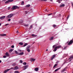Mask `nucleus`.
<instances>
[{"mask_svg": "<svg viewBox=\"0 0 73 73\" xmlns=\"http://www.w3.org/2000/svg\"><path fill=\"white\" fill-rule=\"evenodd\" d=\"M61 48V46L59 45L56 46L55 48V49L54 50V52H56L57 50V49H58L59 48Z\"/></svg>", "mask_w": 73, "mask_h": 73, "instance_id": "f257e3e1", "label": "nucleus"}, {"mask_svg": "<svg viewBox=\"0 0 73 73\" xmlns=\"http://www.w3.org/2000/svg\"><path fill=\"white\" fill-rule=\"evenodd\" d=\"M14 16H15V14L12 13V14H10V15H8L7 16V17L8 18H9V19H10Z\"/></svg>", "mask_w": 73, "mask_h": 73, "instance_id": "f03ea898", "label": "nucleus"}, {"mask_svg": "<svg viewBox=\"0 0 73 73\" xmlns=\"http://www.w3.org/2000/svg\"><path fill=\"white\" fill-rule=\"evenodd\" d=\"M18 8V7L17 6H13L11 8L12 10H14V9H16Z\"/></svg>", "mask_w": 73, "mask_h": 73, "instance_id": "7ed1b4c3", "label": "nucleus"}, {"mask_svg": "<svg viewBox=\"0 0 73 73\" xmlns=\"http://www.w3.org/2000/svg\"><path fill=\"white\" fill-rule=\"evenodd\" d=\"M72 58H73V56H72L71 57H70V58H69L68 60V62H66V63H68V62H71V61H72L71 59Z\"/></svg>", "mask_w": 73, "mask_h": 73, "instance_id": "20e7f679", "label": "nucleus"}, {"mask_svg": "<svg viewBox=\"0 0 73 73\" xmlns=\"http://www.w3.org/2000/svg\"><path fill=\"white\" fill-rule=\"evenodd\" d=\"M13 68H10V69H7L4 71V73H7V72H8V71H9V70H10V69H13Z\"/></svg>", "mask_w": 73, "mask_h": 73, "instance_id": "39448f33", "label": "nucleus"}, {"mask_svg": "<svg viewBox=\"0 0 73 73\" xmlns=\"http://www.w3.org/2000/svg\"><path fill=\"white\" fill-rule=\"evenodd\" d=\"M29 65H26V66H24V69L25 70V69H27V68H28V67L29 66Z\"/></svg>", "mask_w": 73, "mask_h": 73, "instance_id": "423d86ee", "label": "nucleus"}, {"mask_svg": "<svg viewBox=\"0 0 73 73\" xmlns=\"http://www.w3.org/2000/svg\"><path fill=\"white\" fill-rule=\"evenodd\" d=\"M73 43V40H71L69 42V43L68 44V45H71V44H72V43Z\"/></svg>", "mask_w": 73, "mask_h": 73, "instance_id": "0eeeda50", "label": "nucleus"}, {"mask_svg": "<svg viewBox=\"0 0 73 73\" xmlns=\"http://www.w3.org/2000/svg\"><path fill=\"white\" fill-rule=\"evenodd\" d=\"M19 69V67L17 66H16L14 68V70H17V69Z\"/></svg>", "mask_w": 73, "mask_h": 73, "instance_id": "6e6552de", "label": "nucleus"}, {"mask_svg": "<svg viewBox=\"0 0 73 73\" xmlns=\"http://www.w3.org/2000/svg\"><path fill=\"white\" fill-rule=\"evenodd\" d=\"M5 17V16H3L0 17V19H1L2 20H3V19H4Z\"/></svg>", "mask_w": 73, "mask_h": 73, "instance_id": "1a4fd4ad", "label": "nucleus"}, {"mask_svg": "<svg viewBox=\"0 0 73 73\" xmlns=\"http://www.w3.org/2000/svg\"><path fill=\"white\" fill-rule=\"evenodd\" d=\"M5 55L6 56H7V57H9V54H8V53L7 52L5 53Z\"/></svg>", "mask_w": 73, "mask_h": 73, "instance_id": "9d476101", "label": "nucleus"}, {"mask_svg": "<svg viewBox=\"0 0 73 73\" xmlns=\"http://www.w3.org/2000/svg\"><path fill=\"white\" fill-rule=\"evenodd\" d=\"M56 56V55H54L51 58V60H53L54 57Z\"/></svg>", "mask_w": 73, "mask_h": 73, "instance_id": "9b49d317", "label": "nucleus"}, {"mask_svg": "<svg viewBox=\"0 0 73 73\" xmlns=\"http://www.w3.org/2000/svg\"><path fill=\"white\" fill-rule=\"evenodd\" d=\"M31 35L32 36H33V37H36L37 36V35H35V34H32Z\"/></svg>", "mask_w": 73, "mask_h": 73, "instance_id": "f8f14e48", "label": "nucleus"}, {"mask_svg": "<svg viewBox=\"0 0 73 73\" xmlns=\"http://www.w3.org/2000/svg\"><path fill=\"white\" fill-rule=\"evenodd\" d=\"M0 36H6V34H0Z\"/></svg>", "mask_w": 73, "mask_h": 73, "instance_id": "ddd939ff", "label": "nucleus"}, {"mask_svg": "<svg viewBox=\"0 0 73 73\" xmlns=\"http://www.w3.org/2000/svg\"><path fill=\"white\" fill-rule=\"evenodd\" d=\"M38 68H36L35 69V71H38Z\"/></svg>", "mask_w": 73, "mask_h": 73, "instance_id": "4468645a", "label": "nucleus"}, {"mask_svg": "<svg viewBox=\"0 0 73 73\" xmlns=\"http://www.w3.org/2000/svg\"><path fill=\"white\" fill-rule=\"evenodd\" d=\"M28 44L27 43H25V44H24V45L23 46V47H24V46H27V45H28Z\"/></svg>", "mask_w": 73, "mask_h": 73, "instance_id": "2eb2a0df", "label": "nucleus"}, {"mask_svg": "<svg viewBox=\"0 0 73 73\" xmlns=\"http://www.w3.org/2000/svg\"><path fill=\"white\" fill-rule=\"evenodd\" d=\"M23 54H24V52H21L19 54V55H23Z\"/></svg>", "mask_w": 73, "mask_h": 73, "instance_id": "dca6fc26", "label": "nucleus"}, {"mask_svg": "<svg viewBox=\"0 0 73 73\" xmlns=\"http://www.w3.org/2000/svg\"><path fill=\"white\" fill-rule=\"evenodd\" d=\"M23 23V20H21L19 22V23L20 24H21Z\"/></svg>", "mask_w": 73, "mask_h": 73, "instance_id": "f3484780", "label": "nucleus"}, {"mask_svg": "<svg viewBox=\"0 0 73 73\" xmlns=\"http://www.w3.org/2000/svg\"><path fill=\"white\" fill-rule=\"evenodd\" d=\"M60 68H58L57 69H56V70H55V72H56V71H58V70H59V69H60Z\"/></svg>", "mask_w": 73, "mask_h": 73, "instance_id": "a211bd4d", "label": "nucleus"}, {"mask_svg": "<svg viewBox=\"0 0 73 73\" xmlns=\"http://www.w3.org/2000/svg\"><path fill=\"white\" fill-rule=\"evenodd\" d=\"M9 3V0L7 1H6L5 3V4H7V3Z\"/></svg>", "mask_w": 73, "mask_h": 73, "instance_id": "6ab92c4d", "label": "nucleus"}, {"mask_svg": "<svg viewBox=\"0 0 73 73\" xmlns=\"http://www.w3.org/2000/svg\"><path fill=\"white\" fill-rule=\"evenodd\" d=\"M53 37H51L50 38V40H52L53 39Z\"/></svg>", "mask_w": 73, "mask_h": 73, "instance_id": "aec40b11", "label": "nucleus"}, {"mask_svg": "<svg viewBox=\"0 0 73 73\" xmlns=\"http://www.w3.org/2000/svg\"><path fill=\"white\" fill-rule=\"evenodd\" d=\"M64 7V4L60 5V7Z\"/></svg>", "mask_w": 73, "mask_h": 73, "instance_id": "412c9836", "label": "nucleus"}, {"mask_svg": "<svg viewBox=\"0 0 73 73\" xmlns=\"http://www.w3.org/2000/svg\"><path fill=\"white\" fill-rule=\"evenodd\" d=\"M19 45H23V42H20L19 43Z\"/></svg>", "mask_w": 73, "mask_h": 73, "instance_id": "4be33fe9", "label": "nucleus"}, {"mask_svg": "<svg viewBox=\"0 0 73 73\" xmlns=\"http://www.w3.org/2000/svg\"><path fill=\"white\" fill-rule=\"evenodd\" d=\"M57 66V64H55L54 65L53 67V68H54L56 66Z\"/></svg>", "mask_w": 73, "mask_h": 73, "instance_id": "5701e85b", "label": "nucleus"}, {"mask_svg": "<svg viewBox=\"0 0 73 73\" xmlns=\"http://www.w3.org/2000/svg\"><path fill=\"white\" fill-rule=\"evenodd\" d=\"M15 53H16V54H17L19 55V53L17 52L16 51H15Z\"/></svg>", "mask_w": 73, "mask_h": 73, "instance_id": "b1692460", "label": "nucleus"}, {"mask_svg": "<svg viewBox=\"0 0 73 73\" xmlns=\"http://www.w3.org/2000/svg\"><path fill=\"white\" fill-rule=\"evenodd\" d=\"M23 64L24 65H27V63L26 62H24L23 63Z\"/></svg>", "mask_w": 73, "mask_h": 73, "instance_id": "393cba45", "label": "nucleus"}, {"mask_svg": "<svg viewBox=\"0 0 73 73\" xmlns=\"http://www.w3.org/2000/svg\"><path fill=\"white\" fill-rule=\"evenodd\" d=\"M27 51L28 52H30V49H29L28 48L27 50Z\"/></svg>", "mask_w": 73, "mask_h": 73, "instance_id": "a878e982", "label": "nucleus"}, {"mask_svg": "<svg viewBox=\"0 0 73 73\" xmlns=\"http://www.w3.org/2000/svg\"><path fill=\"white\" fill-rule=\"evenodd\" d=\"M53 27H54V28H55V27H57V25H53Z\"/></svg>", "mask_w": 73, "mask_h": 73, "instance_id": "bb28decb", "label": "nucleus"}, {"mask_svg": "<svg viewBox=\"0 0 73 73\" xmlns=\"http://www.w3.org/2000/svg\"><path fill=\"white\" fill-rule=\"evenodd\" d=\"M15 73H19V72L17 71H16L14 72Z\"/></svg>", "mask_w": 73, "mask_h": 73, "instance_id": "cd10ccee", "label": "nucleus"}, {"mask_svg": "<svg viewBox=\"0 0 73 73\" xmlns=\"http://www.w3.org/2000/svg\"><path fill=\"white\" fill-rule=\"evenodd\" d=\"M24 1H23L21 3V5H24Z\"/></svg>", "mask_w": 73, "mask_h": 73, "instance_id": "c85d7f7f", "label": "nucleus"}, {"mask_svg": "<svg viewBox=\"0 0 73 73\" xmlns=\"http://www.w3.org/2000/svg\"><path fill=\"white\" fill-rule=\"evenodd\" d=\"M56 45H58V44H56V45H53V46H52V48H54V47H55V46H56Z\"/></svg>", "mask_w": 73, "mask_h": 73, "instance_id": "c756f323", "label": "nucleus"}, {"mask_svg": "<svg viewBox=\"0 0 73 73\" xmlns=\"http://www.w3.org/2000/svg\"><path fill=\"white\" fill-rule=\"evenodd\" d=\"M31 28H32V25H31L30 26V27L29 28V29H31Z\"/></svg>", "mask_w": 73, "mask_h": 73, "instance_id": "7c9ffc66", "label": "nucleus"}, {"mask_svg": "<svg viewBox=\"0 0 73 73\" xmlns=\"http://www.w3.org/2000/svg\"><path fill=\"white\" fill-rule=\"evenodd\" d=\"M9 2H12V1H13V0H9Z\"/></svg>", "mask_w": 73, "mask_h": 73, "instance_id": "2f4dec72", "label": "nucleus"}, {"mask_svg": "<svg viewBox=\"0 0 73 73\" xmlns=\"http://www.w3.org/2000/svg\"><path fill=\"white\" fill-rule=\"evenodd\" d=\"M31 60L33 61H35V59H34L33 58L31 59Z\"/></svg>", "mask_w": 73, "mask_h": 73, "instance_id": "473e14b6", "label": "nucleus"}, {"mask_svg": "<svg viewBox=\"0 0 73 73\" xmlns=\"http://www.w3.org/2000/svg\"><path fill=\"white\" fill-rule=\"evenodd\" d=\"M12 51H13V50L11 49V50H10L9 51V52H10V53H11V52H12Z\"/></svg>", "mask_w": 73, "mask_h": 73, "instance_id": "72a5a7b5", "label": "nucleus"}, {"mask_svg": "<svg viewBox=\"0 0 73 73\" xmlns=\"http://www.w3.org/2000/svg\"><path fill=\"white\" fill-rule=\"evenodd\" d=\"M26 7H30V5H27Z\"/></svg>", "mask_w": 73, "mask_h": 73, "instance_id": "f704fd0d", "label": "nucleus"}, {"mask_svg": "<svg viewBox=\"0 0 73 73\" xmlns=\"http://www.w3.org/2000/svg\"><path fill=\"white\" fill-rule=\"evenodd\" d=\"M29 48H30V46L29 45L27 46V49H29Z\"/></svg>", "mask_w": 73, "mask_h": 73, "instance_id": "c9c22d12", "label": "nucleus"}, {"mask_svg": "<svg viewBox=\"0 0 73 73\" xmlns=\"http://www.w3.org/2000/svg\"><path fill=\"white\" fill-rule=\"evenodd\" d=\"M11 7H9L8 8V10H9V9H11Z\"/></svg>", "mask_w": 73, "mask_h": 73, "instance_id": "e433bc0d", "label": "nucleus"}, {"mask_svg": "<svg viewBox=\"0 0 73 73\" xmlns=\"http://www.w3.org/2000/svg\"><path fill=\"white\" fill-rule=\"evenodd\" d=\"M25 27H28V25H29L28 24H27V25H25Z\"/></svg>", "mask_w": 73, "mask_h": 73, "instance_id": "4c0bfd02", "label": "nucleus"}, {"mask_svg": "<svg viewBox=\"0 0 73 73\" xmlns=\"http://www.w3.org/2000/svg\"><path fill=\"white\" fill-rule=\"evenodd\" d=\"M20 61V63H23V61H22V60H21Z\"/></svg>", "mask_w": 73, "mask_h": 73, "instance_id": "58836bf2", "label": "nucleus"}, {"mask_svg": "<svg viewBox=\"0 0 73 73\" xmlns=\"http://www.w3.org/2000/svg\"><path fill=\"white\" fill-rule=\"evenodd\" d=\"M3 58H6L7 57V56H3Z\"/></svg>", "mask_w": 73, "mask_h": 73, "instance_id": "ea45409f", "label": "nucleus"}, {"mask_svg": "<svg viewBox=\"0 0 73 73\" xmlns=\"http://www.w3.org/2000/svg\"><path fill=\"white\" fill-rule=\"evenodd\" d=\"M11 48H14V45H12V46H11Z\"/></svg>", "mask_w": 73, "mask_h": 73, "instance_id": "a19ab883", "label": "nucleus"}, {"mask_svg": "<svg viewBox=\"0 0 73 73\" xmlns=\"http://www.w3.org/2000/svg\"><path fill=\"white\" fill-rule=\"evenodd\" d=\"M52 15V13L48 14V16H50V15Z\"/></svg>", "mask_w": 73, "mask_h": 73, "instance_id": "79ce46f5", "label": "nucleus"}, {"mask_svg": "<svg viewBox=\"0 0 73 73\" xmlns=\"http://www.w3.org/2000/svg\"><path fill=\"white\" fill-rule=\"evenodd\" d=\"M9 25V24H7L5 25V26H7V25Z\"/></svg>", "mask_w": 73, "mask_h": 73, "instance_id": "37998d69", "label": "nucleus"}, {"mask_svg": "<svg viewBox=\"0 0 73 73\" xmlns=\"http://www.w3.org/2000/svg\"><path fill=\"white\" fill-rule=\"evenodd\" d=\"M42 1H47V0H43Z\"/></svg>", "mask_w": 73, "mask_h": 73, "instance_id": "c03bdc74", "label": "nucleus"}, {"mask_svg": "<svg viewBox=\"0 0 73 73\" xmlns=\"http://www.w3.org/2000/svg\"><path fill=\"white\" fill-rule=\"evenodd\" d=\"M8 21H11V19H9L8 20Z\"/></svg>", "mask_w": 73, "mask_h": 73, "instance_id": "a18cd8bd", "label": "nucleus"}, {"mask_svg": "<svg viewBox=\"0 0 73 73\" xmlns=\"http://www.w3.org/2000/svg\"><path fill=\"white\" fill-rule=\"evenodd\" d=\"M15 65H16V64L15 63L13 64V65L14 66H15Z\"/></svg>", "mask_w": 73, "mask_h": 73, "instance_id": "49530a36", "label": "nucleus"}, {"mask_svg": "<svg viewBox=\"0 0 73 73\" xmlns=\"http://www.w3.org/2000/svg\"><path fill=\"white\" fill-rule=\"evenodd\" d=\"M58 16L59 17H60V16H61V14H59L58 15Z\"/></svg>", "mask_w": 73, "mask_h": 73, "instance_id": "de8ad7c7", "label": "nucleus"}, {"mask_svg": "<svg viewBox=\"0 0 73 73\" xmlns=\"http://www.w3.org/2000/svg\"><path fill=\"white\" fill-rule=\"evenodd\" d=\"M58 2H59L58 3H60V0L58 1Z\"/></svg>", "mask_w": 73, "mask_h": 73, "instance_id": "09e8293b", "label": "nucleus"}, {"mask_svg": "<svg viewBox=\"0 0 73 73\" xmlns=\"http://www.w3.org/2000/svg\"><path fill=\"white\" fill-rule=\"evenodd\" d=\"M59 61H57L56 62V64H57L58 63V62H59Z\"/></svg>", "mask_w": 73, "mask_h": 73, "instance_id": "8fccbe9b", "label": "nucleus"}, {"mask_svg": "<svg viewBox=\"0 0 73 73\" xmlns=\"http://www.w3.org/2000/svg\"><path fill=\"white\" fill-rule=\"evenodd\" d=\"M16 33H19V31H16Z\"/></svg>", "mask_w": 73, "mask_h": 73, "instance_id": "3c124183", "label": "nucleus"}, {"mask_svg": "<svg viewBox=\"0 0 73 73\" xmlns=\"http://www.w3.org/2000/svg\"><path fill=\"white\" fill-rule=\"evenodd\" d=\"M48 49H46V51H48Z\"/></svg>", "mask_w": 73, "mask_h": 73, "instance_id": "603ef678", "label": "nucleus"}, {"mask_svg": "<svg viewBox=\"0 0 73 73\" xmlns=\"http://www.w3.org/2000/svg\"><path fill=\"white\" fill-rule=\"evenodd\" d=\"M1 60H0V63H1Z\"/></svg>", "mask_w": 73, "mask_h": 73, "instance_id": "864d4df0", "label": "nucleus"}, {"mask_svg": "<svg viewBox=\"0 0 73 73\" xmlns=\"http://www.w3.org/2000/svg\"><path fill=\"white\" fill-rule=\"evenodd\" d=\"M6 0H3V1H6Z\"/></svg>", "mask_w": 73, "mask_h": 73, "instance_id": "5fc2aeb1", "label": "nucleus"}, {"mask_svg": "<svg viewBox=\"0 0 73 73\" xmlns=\"http://www.w3.org/2000/svg\"><path fill=\"white\" fill-rule=\"evenodd\" d=\"M1 25V23H0V26Z\"/></svg>", "mask_w": 73, "mask_h": 73, "instance_id": "6e6d98bb", "label": "nucleus"}, {"mask_svg": "<svg viewBox=\"0 0 73 73\" xmlns=\"http://www.w3.org/2000/svg\"><path fill=\"white\" fill-rule=\"evenodd\" d=\"M66 47H65L64 48V49H66Z\"/></svg>", "mask_w": 73, "mask_h": 73, "instance_id": "4d7b16f0", "label": "nucleus"}, {"mask_svg": "<svg viewBox=\"0 0 73 73\" xmlns=\"http://www.w3.org/2000/svg\"><path fill=\"white\" fill-rule=\"evenodd\" d=\"M50 1H52V0H50Z\"/></svg>", "mask_w": 73, "mask_h": 73, "instance_id": "13d9d810", "label": "nucleus"}, {"mask_svg": "<svg viewBox=\"0 0 73 73\" xmlns=\"http://www.w3.org/2000/svg\"><path fill=\"white\" fill-rule=\"evenodd\" d=\"M34 43H35V42H34V43H33V44H34Z\"/></svg>", "mask_w": 73, "mask_h": 73, "instance_id": "bf43d9fd", "label": "nucleus"}, {"mask_svg": "<svg viewBox=\"0 0 73 73\" xmlns=\"http://www.w3.org/2000/svg\"><path fill=\"white\" fill-rule=\"evenodd\" d=\"M65 55H66V56H67V54H66V55L64 54V56H65Z\"/></svg>", "mask_w": 73, "mask_h": 73, "instance_id": "052dcab7", "label": "nucleus"}, {"mask_svg": "<svg viewBox=\"0 0 73 73\" xmlns=\"http://www.w3.org/2000/svg\"><path fill=\"white\" fill-rule=\"evenodd\" d=\"M46 11V9L45 10V11Z\"/></svg>", "mask_w": 73, "mask_h": 73, "instance_id": "680f3d73", "label": "nucleus"}, {"mask_svg": "<svg viewBox=\"0 0 73 73\" xmlns=\"http://www.w3.org/2000/svg\"><path fill=\"white\" fill-rule=\"evenodd\" d=\"M66 73L65 72V73Z\"/></svg>", "mask_w": 73, "mask_h": 73, "instance_id": "e2e57ef3", "label": "nucleus"}]
</instances>
